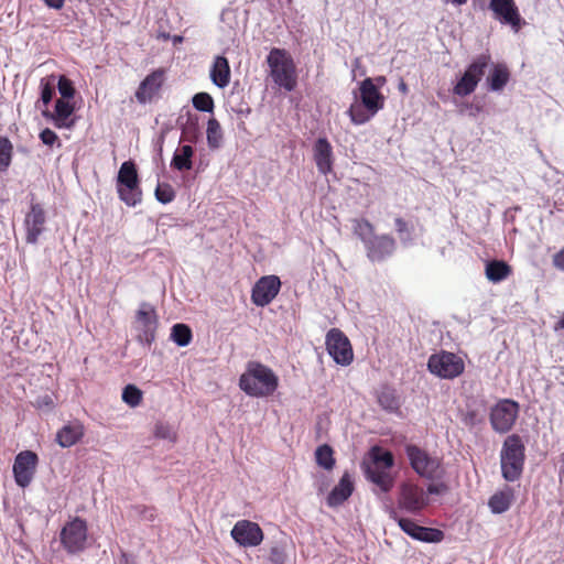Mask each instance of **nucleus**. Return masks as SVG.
I'll return each mask as SVG.
<instances>
[{
	"label": "nucleus",
	"mask_w": 564,
	"mask_h": 564,
	"mask_svg": "<svg viewBox=\"0 0 564 564\" xmlns=\"http://www.w3.org/2000/svg\"><path fill=\"white\" fill-rule=\"evenodd\" d=\"M354 491V480L351 475L346 471L339 482L333 488L327 496V505L332 508L340 506L346 501Z\"/></svg>",
	"instance_id": "obj_24"
},
{
	"label": "nucleus",
	"mask_w": 564,
	"mask_h": 564,
	"mask_svg": "<svg viewBox=\"0 0 564 564\" xmlns=\"http://www.w3.org/2000/svg\"><path fill=\"white\" fill-rule=\"evenodd\" d=\"M174 41H175V42H180V41H182V37H181V36H175V37H174Z\"/></svg>",
	"instance_id": "obj_56"
},
{
	"label": "nucleus",
	"mask_w": 564,
	"mask_h": 564,
	"mask_svg": "<svg viewBox=\"0 0 564 564\" xmlns=\"http://www.w3.org/2000/svg\"><path fill=\"white\" fill-rule=\"evenodd\" d=\"M270 77L279 87L292 91L296 87L295 65L285 50L272 48L267 57Z\"/></svg>",
	"instance_id": "obj_3"
},
{
	"label": "nucleus",
	"mask_w": 564,
	"mask_h": 564,
	"mask_svg": "<svg viewBox=\"0 0 564 564\" xmlns=\"http://www.w3.org/2000/svg\"><path fill=\"white\" fill-rule=\"evenodd\" d=\"M466 107L469 109V116L471 117L477 116L482 110V107L479 105H467Z\"/></svg>",
	"instance_id": "obj_52"
},
{
	"label": "nucleus",
	"mask_w": 564,
	"mask_h": 564,
	"mask_svg": "<svg viewBox=\"0 0 564 564\" xmlns=\"http://www.w3.org/2000/svg\"><path fill=\"white\" fill-rule=\"evenodd\" d=\"M399 90H400L401 93H403V94H406V93H408V86H406V84H405L403 80H401V82L399 83Z\"/></svg>",
	"instance_id": "obj_53"
},
{
	"label": "nucleus",
	"mask_w": 564,
	"mask_h": 564,
	"mask_svg": "<svg viewBox=\"0 0 564 564\" xmlns=\"http://www.w3.org/2000/svg\"><path fill=\"white\" fill-rule=\"evenodd\" d=\"M54 88L50 84H42L41 99L44 105H48L53 98Z\"/></svg>",
	"instance_id": "obj_48"
},
{
	"label": "nucleus",
	"mask_w": 564,
	"mask_h": 564,
	"mask_svg": "<svg viewBox=\"0 0 564 564\" xmlns=\"http://www.w3.org/2000/svg\"><path fill=\"white\" fill-rule=\"evenodd\" d=\"M352 229L354 234L364 242V246L375 236L373 226L366 219H355Z\"/></svg>",
	"instance_id": "obj_36"
},
{
	"label": "nucleus",
	"mask_w": 564,
	"mask_h": 564,
	"mask_svg": "<svg viewBox=\"0 0 564 564\" xmlns=\"http://www.w3.org/2000/svg\"><path fill=\"white\" fill-rule=\"evenodd\" d=\"M61 542L64 549L72 554L82 552L87 542V524L80 518H75L61 531Z\"/></svg>",
	"instance_id": "obj_10"
},
{
	"label": "nucleus",
	"mask_w": 564,
	"mask_h": 564,
	"mask_svg": "<svg viewBox=\"0 0 564 564\" xmlns=\"http://www.w3.org/2000/svg\"><path fill=\"white\" fill-rule=\"evenodd\" d=\"M154 435L158 438L174 443L176 441V431L172 425L159 422L155 424Z\"/></svg>",
	"instance_id": "obj_41"
},
{
	"label": "nucleus",
	"mask_w": 564,
	"mask_h": 564,
	"mask_svg": "<svg viewBox=\"0 0 564 564\" xmlns=\"http://www.w3.org/2000/svg\"><path fill=\"white\" fill-rule=\"evenodd\" d=\"M194 154L193 148L188 144L178 148L172 159L171 165L178 170H191L193 166L192 156Z\"/></svg>",
	"instance_id": "obj_31"
},
{
	"label": "nucleus",
	"mask_w": 564,
	"mask_h": 564,
	"mask_svg": "<svg viewBox=\"0 0 564 564\" xmlns=\"http://www.w3.org/2000/svg\"><path fill=\"white\" fill-rule=\"evenodd\" d=\"M519 415V404L516 401L503 399L490 411V423L492 429L500 434L509 432Z\"/></svg>",
	"instance_id": "obj_9"
},
{
	"label": "nucleus",
	"mask_w": 564,
	"mask_h": 564,
	"mask_svg": "<svg viewBox=\"0 0 564 564\" xmlns=\"http://www.w3.org/2000/svg\"><path fill=\"white\" fill-rule=\"evenodd\" d=\"M348 115L352 123L359 126L368 122L377 112L366 108L362 101L356 100L348 109Z\"/></svg>",
	"instance_id": "obj_32"
},
{
	"label": "nucleus",
	"mask_w": 564,
	"mask_h": 564,
	"mask_svg": "<svg viewBox=\"0 0 564 564\" xmlns=\"http://www.w3.org/2000/svg\"><path fill=\"white\" fill-rule=\"evenodd\" d=\"M444 2H448V0H443Z\"/></svg>",
	"instance_id": "obj_59"
},
{
	"label": "nucleus",
	"mask_w": 564,
	"mask_h": 564,
	"mask_svg": "<svg viewBox=\"0 0 564 564\" xmlns=\"http://www.w3.org/2000/svg\"><path fill=\"white\" fill-rule=\"evenodd\" d=\"M554 264L556 268L564 271V249L555 254Z\"/></svg>",
	"instance_id": "obj_50"
},
{
	"label": "nucleus",
	"mask_w": 564,
	"mask_h": 564,
	"mask_svg": "<svg viewBox=\"0 0 564 564\" xmlns=\"http://www.w3.org/2000/svg\"><path fill=\"white\" fill-rule=\"evenodd\" d=\"M46 214L43 206L39 203H31L30 210L25 214L23 226L25 230V241L36 245L40 236L45 230Z\"/></svg>",
	"instance_id": "obj_16"
},
{
	"label": "nucleus",
	"mask_w": 564,
	"mask_h": 564,
	"mask_svg": "<svg viewBox=\"0 0 564 564\" xmlns=\"http://www.w3.org/2000/svg\"><path fill=\"white\" fill-rule=\"evenodd\" d=\"M171 339L177 346L185 347L192 340V330L186 324H175L171 329Z\"/></svg>",
	"instance_id": "obj_34"
},
{
	"label": "nucleus",
	"mask_w": 564,
	"mask_h": 564,
	"mask_svg": "<svg viewBox=\"0 0 564 564\" xmlns=\"http://www.w3.org/2000/svg\"><path fill=\"white\" fill-rule=\"evenodd\" d=\"M390 519L398 522L400 529L414 540L422 542H440L443 538L442 531L419 525L411 519L399 517L395 509H389Z\"/></svg>",
	"instance_id": "obj_14"
},
{
	"label": "nucleus",
	"mask_w": 564,
	"mask_h": 564,
	"mask_svg": "<svg viewBox=\"0 0 564 564\" xmlns=\"http://www.w3.org/2000/svg\"><path fill=\"white\" fill-rule=\"evenodd\" d=\"M429 503V498L424 490L412 484L403 482L400 485L398 506L409 513L417 514Z\"/></svg>",
	"instance_id": "obj_15"
},
{
	"label": "nucleus",
	"mask_w": 564,
	"mask_h": 564,
	"mask_svg": "<svg viewBox=\"0 0 564 564\" xmlns=\"http://www.w3.org/2000/svg\"><path fill=\"white\" fill-rule=\"evenodd\" d=\"M405 453L413 470L426 479H435L441 476V462L416 445L405 446Z\"/></svg>",
	"instance_id": "obj_6"
},
{
	"label": "nucleus",
	"mask_w": 564,
	"mask_h": 564,
	"mask_svg": "<svg viewBox=\"0 0 564 564\" xmlns=\"http://www.w3.org/2000/svg\"><path fill=\"white\" fill-rule=\"evenodd\" d=\"M279 378L268 366L249 361L239 378V388L249 397L264 398L274 393Z\"/></svg>",
	"instance_id": "obj_1"
},
{
	"label": "nucleus",
	"mask_w": 564,
	"mask_h": 564,
	"mask_svg": "<svg viewBox=\"0 0 564 564\" xmlns=\"http://www.w3.org/2000/svg\"><path fill=\"white\" fill-rule=\"evenodd\" d=\"M231 538L243 547L258 546L263 541V532L258 523L249 520L236 522L231 529Z\"/></svg>",
	"instance_id": "obj_17"
},
{
	"label": "nucleus",
	"mask_w": 564,
	"mask_h": 564,
	"mask_svg": "<svg viewBox=\"0 0 564 564\" xmlns=\"http://www.w3.org/2000/svg\"><path fill=\"white\" fill-rule=\"evenodd\" d=\"M360 101L372 112H378L383 108L384 97L371 78H366L360 84Z\"/></svg>",
	"instance_id": "obj_22"
},
{
	"label": "nucleus",
	"mask_w": 564,
	"mask_h": 564,
	"mask_svg": "<svg viewBox=\"0 0 564 564\" xmlns=\"http://www.w3.org/2000/svg\"><path fill=\"white\" fill-rule=\"evenodd\" d=\"M37 456L31 451H24L17 455L13 464L14 480L18 486L28 487L35 474Z\"/></svg>",
	"instance_id": "obj_18"
},
{
	"label": "nucleus",
	"mask_w": 564,
	"mask_h": 564,
	"mask_svg": "<svg viewBox=\"0 0 564 564\" xmlns=\"http://www.w3.org/2000/svg\"><path fill=\"white\" fill-rule=\"evenodd\" d=\"M116 188L119 198L129 207H134L142 202L137 166L132 161L121 164L116 180Z\"/></svg>",
	"instance_id": "obj_5"
},
{
	"label": "nucleus",
	"mask_w": 564,
	"mask_h": 564,
	"mask_svg": "<svg viewBox=\"0 0 564 564\" xmlns=\"http://www.w3.org/2000/svg\"><path fill=\"white\" fill-rule=\"evenodd\" d=\"M281 281L276 275L262 276L252 289L251 299L257 306L270 304L278 295Z\"/></svg>",
	"instance_id": "obj_19"
},
{
	"label": "nucleus",
	"mask_w": 564,
	"mask_h": 564,
	"mask_svg": "<svg viewBox=\"0 0 564 564\" xmlns=\"http://www.w3.org/2000/svg\"><path fill=\"white\" fill-rule=\"evenodd\" d=\"M315 459L318 466L324 469L330 470L335 465V459L333 456V449L330 446L324 444L316 448L315 451Z\"/></svg>",
	"instance_id": "obj_35"
},
{
	"label": "nucleus",
	"mask_w": 564,
	"mask_h": 564,
	"mask_svg": "<svg viewBox=\"0 0 564 564\" xmlns=\"http://www.w3.org/2000/svg\"><path fill=\"white\" fill-rule=\"evenodd\" d=\"M12 144L7 138H0V173L8 170L12 159Z\"/></svg>",
	"instance_id": "obj_38"
},
{
	"label": "nucleus",
	"mask_w": 564,
	"mask_h": 564,
	"mask_svg": "<svg viewBox=\"0 0 564 564\" xmlns=\"http://www.w3.org/2000/svg\"><path fill=\"white\" fill-rule=\"evenodd\" d=\"M142 518L148 521H153L155 519L154 510L151 508H143Z\"/></svg>",
	"instance_id": "obj_51"
},
{
	"label": "nucleus",
	"mask_w": 564,
	"mask_h": 564,
	"mask_svg": "<svg viewBox=\"0 0 564 564\" xmlns=\"http://www.w3.org/2000/svg\"><path fill=\"white\" fill-rule=\"evenodd\" d=\"M378 80H379V82H383V80H384V78H383V77H379V78H378Z\"/></svg>",
	"instance_id": "obj_58"
},
{
	"label": "nucleus",
	"mask_w": 564,
	"mask_h": 564,
	"mask_svg": "<svg viewBox=\"0 0 564 564\" xmlns=\"http://www.w3.org/2000/svg\"><path fill=\"white\" fill-rule=\"evenodd\" d=\"M489 9L497 21L509 25L514 33H518L525 23L514 0H490Z\"/></svg>",
	"instance_id": "obj_13"
},
{
	"label": "nucleus",
	"mask_w": 564,
	"mask_h": 564,
	"mask_svg": "<svg viewBox=\"0 0 564 564\" xmlns=\"http://www.w3.org/2000/svg\"><path fill=\"white\" fill-rule=\"evenodd\" d=\"M198 137L197 123L188 120L182 131V138L185 141L194 142Z\"/></svg>",
	"instance_id": "obj_44"
},
{
	"label": "nucleus",
	"mask_w": 564,
	"mask_h": 564,
	"mask_svg": "<svg viewBox=\"0 0 564 564\" xmlns=\"http://www.w3.org/2000/svg\"><path fill=\"white\" fill-rule=\"evenodd\" d=\"M122 400L130 406L134 408L142 400V392L139 388L128 384L122 391Z\"/></svg>",
	"instance_id": "obj_39"
},
{
	"label": "nucleus",
	"mask_w": 564,
	"mask_h": 564,
	"mask_svg": "<svg viewBox=\"0 0 564 564\" xmlns=\"http://www.w3.org/2000/svg\"><path fill=\"white\" fill-rule=\"evenodd\" d=\"M525 447L519 435H509L500 452V465L502 477L507 481L518 480L523 471Z\"/></svg>",
	"instance_id": "obj_2"
},
{
	"label": "nucleus",
	"mask_w": 564,
	"mask_h": 564,
	"mask_svg": "<svg viewBox=\"0 0 564 564\" xmlns=\"http://www.w3.org/2000/svg\"><path fill=\"white\" fill-rule=\"evenodd\" d=\"M207 144L210 149H218L223 142V130L220 123L210 118L207 123Z\"/></svg>",
	"instance_id": "obj_33"
},
{
	"label": "nucleus",
	"mask_w": 564,
	"mask_h": 564,
	"mask_svg": "<svg viewBox=\"0 0 564 564\" xmlns=\"http://www.w3.org/2000/svg\"><path fill=\"white\" fill-rule=\"evenodd\" d=\"M511 273V268L505 261L492 260L487 262L485 274L492 283L506 280Z\"/></svg>",
	"instance_id": "obj_30"
},
{
	"label": "nucleus",
	"mask_w": 564,
	"mask_h": 564,
	"mask_svg": "<svg viewBox=\"0 0 564 564\" xmlns=\"http://www.w3.org/2000/svg\"><path fill=\"white\" fill-rule=\"evenodd\" d=\"M74 112V107L69 101L57 99L55 102V112H43L44 116L51 117L57 128H68L70 124L67 122L70 115Z\"/></svg>",
	"instance_id": "obj_29"
},
{
	"label": "nucleus",
	"mask_w": 564,
	"mask_h": 564,
	"mask_svg": "<svg viewBox=\"0 0 564 564\" xmlns=\"http://www.w3.org/2000/svg\"><path fill=\"white\" fill-rule=\"evenodd\" d=\"M445 490V486L443 484H431L427 487V492L431 495H440Z\"/></svg>",
	"instance_id": "obj_49"
},
{
	"label": "nucleus",
	"mask_w": 564,
	"mask_h": 564,
	"mask_svg": "<svg viewBox=\"0 0 564 564\" xmlns=\"http://www.w3.org/2000/svg\"><path fill=\"white\" fill-rule=\"evenodd\" d=\"M159 36H161V37H163V39H167V35H166V34H164V33L160 34Z\"/></svg>",
	"instance_id": "obj_57"
},
{
	"label": "nucleus",
	"mask_w": 564,
	"mask_h": 564,
	"mask_svg": "<svg viewBox=\"0 0 564 564\" xmlns=\"http://www.w3.org/2000/svg\"><path fill=\"white\" fill-rule=\"evenodd\" d=\"M40 139L44 144L50 147H52L55 142L58 141L57 134L48 128L41 131Z\"/></svg>",
	"instance_id": "obj_47"
},
{
	"label": "nucleus",
	"mask_w": 564,
	"mask_h": 564,
	"mask_svg": "<svg viewBox=\"0 0 564 564\" xmlns=\"http://www.w3.org/2000/svg\"><path fill=\"white\" fill-rule=\"evenodd\" d=\"M463 422L467 426H476L482 422V416L476 410H467L463 414Z\"/></svg>",
	"instance_id": "obj_45"
},
{
	"label": "nucleus",
	"mask_w": 564,
	"mask_h": 564,
	"mask_svg": "<svg viewBox=\"0 0 564 564\" xmlns=\"http://www.w3.org/2000/svg\"><path fill=\"white\" fill-rule=\"evenodd\" d=\"M156 327L158 316L154 307L149 303H141L134 321L138 340L150 346L155 339Z\"/></svg>",
	"instance_id": "obj_11"
},
{
	"label": "nucleus",
	"mask_w": 564,
	"mask_h": 564,
	"mask_svg": "<svg viewBox=\"0 0 564 564\" xmlns=\"http://www.w3.org/2000/svg\"><path fill=\"white\" fill-rule=\"evenodd\" d=\"M395 229L402 245L410 246L413 243V227L405 220L400 217L395 218Z\"/></svg>",
	"instance_id": "obj_37"
},
{
	"label": "nucleus",
	"mask_w": 564,
	"mask_h": 564,
	"mask_svg": "<svg viewBox=\"0 0 564 564\" xmlns=\"http://www.w3.org/2000/svg\"><path fill=\"white\" fill-rule=\"evenodd\" d=\"M175 197L173 187L167 183H159L155 188V198L162 204L171 203Z\"/></svg>",
	"instance_id": "obj_42"
},
{
	"label": "nucleus",
	"mask_w": 564,
	"mask_h": 564,
	"mask_svg": "<svg viewBox=\"0 0 564 564\" xmlns=\"http://www.w3.org/2000/svg\"><path fill=\"white\" fill-rule=\"evenodd\" d=\"M427 368L433 375L440 378L454 379L464 371L465 366L459 356L453 352L442 351L429 358Z\"/></svg>",
	"instance_id": "obj_8"
},
{
	"label": "nucleus",
	"mask_w": 564,
	"mask_h": 564,
	"mask_svg": "<svg viewBox=\"0 0 564 564\" xmlns=\"http://www.w3.org/2000/svg\"><path fill=\"white\" fill-rule=\"evenodd\" d=\"M456 6H462L467 2V0H451Z\"/></svg>",
	"instance_id": "obj_54"
},
{
	"label": "nucleus",
	"mask_w": 564,
	"mask_h": 564,
	"mask_svg": "<svg viewBox=\"0 0 564 564\" xmlns=\"http://www.w3.org/2000/svg\"><path fill=\"white\" fill-rule=\"evenodd\" d=\"M510 80L509 68L505 64H492L486 78L487 88L490 91L500 93Z\"/></svg>",
	"instance_id": "obj_26"
},
{
	"label": "nucleus",
	"mask_w": 564,
	"mask_h": 564,
	"mask_svg": "<svg viewBox=\"0 0 564 564\" xmlns=\"http://www.w3.org/2000/svg\"><path fill=\"white\" fill-rule=\"evenodd\" d=\"M193 106L204 112H212L214 109V100L207 93H198L193 97Z\"/></svg>",
	"instance_id": "obj_40"
},
{
	"label": "nucleus",
	"mask_w": 564,
	"mask_h": 564,
	"mask_svg": "<svg viewBox=\"0 0 564 564\" xmlns=\"http://www.w3.org/2000/svg\"><path fill=\"white\" fill-rule=\"evenodd\" d=\"M397 247L395 240L389 235H375L365 246L367 257L372 262H380L392 256Z\"/></svg>",
	"instance_id": "obj_20"
},
{
	"label": "nucleus",
	"mask_w": 564,
	"mask_h": 564,
	"mask_svg": "<svg viewBox=\"0 0 564 564\" xmlns=\"http://www.w3.org/2000/svg\"><path fill=\"white\" fill-rule=\"evenodd\" d=\"M326 348L334 361L348 366L354 359L351 345L347 336L339 329L333 328L326 335Z\"/></svg>",
	"instance_id": "obj_12"
},
{
	"label": "nucleus",
	"mask_w": 564,
	"mask_h": 564,
	"mask_svg": "<svg viewBox=\"0 0 564 564\" xmlns=\"http://www.w3.org/2000/svg\"><path fill=\"white\" fill-rule=\"evenodd\" d=\"M490 56L481 54L467 67L462 78L454 86V94L465 97L475 91L478 83L485 74L486 68L490 64Z\"/></svg>",
	"instance_id": "obj_7"
},
{
	"label": "nucleus",
	"mask_w": 564,
	"mask_h": 564,
	"mask_svg": "<svg viewBox=\"0 0 564 564\" xmlns=\"http://www.w3.org/2000/svg\"><path fill=\"white\" fill-rule=\"evenodd\" d=\"M58 93L61 94V99H70L74 97L75 89L72 80H69L65 76H61L57 83Z\"/></svg>",
	"instance_id": "obj_43"
},
{
	"label": "nucleus",
	"mask_w": 564,
	"mask_h": 564,
	"mask_svg": "<svg viewBox=\"0 0 564 564\" xmlns=\"http://www.w3.org/2000/svg\"><path fill=\"white\" fill-rule=\"evenodd\" d=\"M314 161L318 172L326 175L332 171L333 148L325 138H318L314 144Z\"/></svg>",
	"instance_id": "obj_23"
},
{
	"label": "nucleus",
	"mask_w": 564,
	"mask_h": 564,
	"mask_svg": "<svg viewBox=\"0 0 564 564\" xmlns=\"http://www.w3.org/2000/svg\"><path fill=\"white\" fill-rule=\"evenodd\" d=\"M164 82V70L156 69L149 74L139 85L135 98L140 104L150 102L158 95Z\"/></svg>",
	"instance_id": "obj_21"
},
{
	"label": "nucleus",
	"mask_w": 564,
	"mask_h": 564,
	"mask_svg": "<svg viewBox=\"0 0 564 564\" xmlns=\"http://www.w3.org/2000/svg\"><path fill=\"white\" fill-rule=\"evenodd\" d=\"M84 435V426L78 421L65 424L56 434V442L62 447L75 445Z\"/></svg>",
	"instance_id": "obj_27"
},
{
	"label": "nucleus",
	"mask_w": 564,
	"mask_h": 564,
	"mask_svg": "<svg viewBox=\"0 0 564 564\" xmlns=\"http://www.w3.org/2000/svg\"><path fill=\"white\" fill-rule=\"evenodd\" d=\"M210 79L214 85L225 88L230 82V67L228 59L224 56H217L210 69Z\"/></svg>",
	"instance_id": "obj_28"
},
{
	"label": "nucleus",
	"mask_w": 564,
	"mask_h": 564,
	"mask_svg": "<svg viewBox=\"0 0 564 564\" xmlns=\"http://www.w3.org/2000/svg\"><path fill=\"white\" fill-rule=\"evenodd\" d=\"M558 326L564 327V318L558 322Z\"/></svg>",
	"instance_id": "obj_55"
},
{
	"label": "nucleus",
	"mask_w": 564,
	"mask_h": 564,
	"mask_svg": "<svg viewBox=\"0 0 564 564\" xmlns=\"http://www.w3.org/2000/svg\"><path fill=\"white\" fill-rule=\"evenodd\" d=\"M513 500L514 490L509 486H505L489 498L488 507L492 513L501 514L510 509Z\"/></svg>",
	"instance_id": "obj_25"
},
{
	"label": "nucleus",
	"mask_w": 564,
	"mask_h": 564,
	"mask_svg": "<svg viewBox=\"0 0 564 564\" xmlns=\"http://www.w3.org/2000/svg\"><path fill=\"white\" fill-rule=\"evenodd\" d=\"M393 464V455L390 452L373 448L372 459L365 466L366 478L376 485L381 492H389L394 486V477L390 471Z\"/></svg>",
	"instance_id": "obj_4"
},
{
	"label": "nucleus",
	"mask_w": 564,
	"mask_h": 564,
	"mask_svg": "<svg viewBox=\"0 0 564 564\" xmlns=\"http://www.w3.org/2000/svg\"><path fill=\"white\" fill-rule=\"evenodd\" d=\"M285 552L283 547L274 545L270 550L269 562L270 564H284Z\"/></svg>",
	"instance_id": "obj_46"
}]
</instances>
